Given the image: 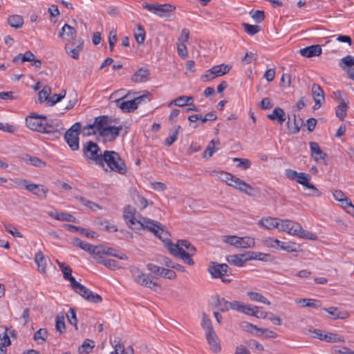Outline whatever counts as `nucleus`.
<instances>
[{
    "instance_id": "nucleus-13",
    "label": "nucleus",
    "mask_w": 354,
    "mask_h": 354,
    "mask_svg": "<svg viewBox=\"0 0 354 354\" xmlns=\"http://www.w3.org/2000/svg\"><path fill=\"white\" fill-rule=\"evenodd\" d=\"M46 121V116L31 114L26 119L27 127L35 131L42 133L45 129L44 122Z\"/></svg>"
},
{
    "instance_id": "nucleus-50",
    "label": "nucleus",
    "mask_w": 354,
    "mask_h": 354,
    "mask_svg": "<svg viewBox=\"0 0 354 354\" xmlns=\"http://www.w3.org/2000/svg\"><path fill=\"white\" fill-rule=\"evenodd\" d=\"M55 327L56 330L60 333H62L65 330L64 315L63 313H59L57 315Z\"/></svg>"
},
{
    "instance_id": "nucleus-61",
    "label": "nucleus",
    "mask_w": 354,
    "mask_h": 354,
    "mask_svg": "<svg viewBox=\"0 0 354 354\" xmlns=\"http://www.w3.org/2000/svg\"><path fill=\"white\" fill-rule=\"evenodd\" d=\"M233 162H239L237 167H241L243 169H247L251 166V162L246 158H233Z\"/></svg>"
},
{
    "instance_id": "nucleus-16",
    "label": "nucleus",
    "mask_w": 354,
    "mask_h": 354,
    "mask_svg": "<svg viewBox=\"0 0 354 354\" xmlns=\"http://www.w3.org/2000/svg\"><path fill=\"white\" fill-rule=\"evenodd\" d=\"M147 268L148 270H149L153 274H158L162 277L169 279H174L176 277V274L174 271L159 267L156 265L149 263L147 265Z\"/></svg>"
},
{
    "instance_id": "nucleus-3",
    "label": "nucleus",
    "mask_w": 354,
    "mask_h": 354,
    "mask_svg": "<svg viewBox=\"0 0 354 354\" xmlns=\"http://www.w3.org/2000/svg\"><path fill=\"white\" fill-rule=\"evenodd\" d=\"M102 163L99 164L104 171H113L121 175L127 172V167L118 153L114 151L105 150L102 158Z\"/></svg>"
},
{
    "instance_id": "nucleus-57",
    "label": "nucleus",
    "mask_w": 354,
    "mask_h": 354,
    "mask_svg": "<svg viewBox=\"0 0 354 354\" xmlns=\"http://www.w3.org/2000/svg\"><path fill=\"white\" fill-rule=\"evenodd\" d=\"M77 199L82 205L88 207L91 209L95 210L96 208L101 209V207L98 204L91 201H88L84 197H80Z\"/></svg>"
},
{
    "instance_id": "nucleus-49",
    "label": "nucleus",
    "mask_w": 354,
    "mask_h": 354,
    "mask_svg": "<svg viewBox=\"0 0 354 354\" xmlns=\"http://www.w3.org/2000/svg\"><path fill=\"white\" fill-rule=\"evenodd\" d=\"M137 32L134 33L135 39L138 44H142L145 39V31L140 24L137 25Z\"/></svg>"
},
{
    "instance_id": "nucleus-8",
    "label": "nucleus",
    "mask_w": 354,
    "mask_h": 354,
    "mask_svg": "<svg viewBox=\"0 0 354 354\" xmlns=\"http://www.w3.org/2000/svg\"><path fill=\"white\" fill-rule=\"evenodd\" d=\"M208 271L213 278H219L223 283H230L232 279L227 277L230 274V268L226 263L212 262Z\"/></svg>"
},
{
    "instance_id": "nucleus-9",
    "label": "nucleus",
    "mask_w": 354,
    "mask_h": 354,
    "mask_svg": "<svg viewBox=\"0 0 354 354\" xmlns=\"http://www.w3.org/2000/svg\"><path fill=\"white\" fill-rule=\"evenodd\" d=\"M222 240L224 243L237 248H251L255 244L254 239L249 236L239 237L237 236L225 235L222 236Z\"/></svg>"
},
{
    "instance_id": "nucleus-21",
    "label": "nucleus",
    "mask_w": 354,
    "mask_h": 354,
    "mask_svg": "<svg viewBox=\"0 0 354 354\" xmlns=\"http://www.w3.org/2000/svg\"><path fill=\"white\" fill-rule=\"evenodd\" d=\"M84 41L81 39L77 41V44L72 46L71 44H66L65 50L68 55L75 59H79V53L83 49Z\"/></svg>"
},
{
    "instance_id": "nucleus-18",
    "label": "nucleus",
    "mask_w": 354,
    "mask_h": 354,
    "mask_svg": "<svg viewBox=\"0 0 354 354\" xmlns=\"http://www.w3.org/2000/svg\"><path fill=\"white\" fill-rule=\"evenodd\" d=\"M248 254H233L229 255L227 257V261L233 266L241 267L243 266L244 263L250 260H252V259H256L257 257H248Z\"/></svg>"
},
{
    "instance_id": "nucleus-6",
    "label": "nucleus",
    "mask_w": 354,
    "mask_h": 354,
    "mask_svg": "<svg viewBox=\"0 0 354 354\" xmlns=\"http://www.w3.org/2000/svg\"><path fill=\"white\" fill-rule=\"evenodd\" d=\"M83 156L89 164H95L99 166L102 163V158L104 155L97 143L93 141H88L84 144L82 147Z\"/></svg>"
},
{
    "instance_id": "nucleus-19",
    "label": "nucleus",
    "mask_w": 354,
    "mask_h": 354,
    "mask_svg": "<svg viewBox=\"0 0 354 354\" xmlns=\"http://www.w3.org/2000/svg\"><path fill=\"white\" fill-rule=\"evenodd\" d=\"M96 250H97V252H96L97 254H96L95 259H99L100 257H102L103 254L112 256V257H117L120 259H123V260L128 259V257L125 254H118L115 252V250L111 248H105L102 245H97V248Z\"/></svg>"
},
{
    "instance_id": "nucleus-26",
    "label": "nucleus",
    "mask_w": 354,
    "mask_h": 354,
    "mask_svg": "<svg viewBox=\"0 0 354 354\" xmlns=\"http://www.w3.org/2000/svg\"><path fill=\"white\" fill-rule=\"evenodd\" d=\"M65 35L71 38V39L72 40L71 45L74 46L75 44V40L77 37L76 30L71 26L66 24L62 28V30L59 33V37L60 38H63Z\"/></svg>"
},
{
    "instance_id": "nucleus-32",
    "label": "nucleus",
    "mask_w": 354,
    "mask_h": 354,
    "mask_svg": "<svg viewBox=\"0 0 354 354\" xmlns=\"http://www.w3.org/2000/svg\"><path fill=\"white\" fill-rule=\"evenodd\" d=\"M279 222V218H272V217H267L263 218L259 221V225H261L266 229L272 230L274 228L278 229V225Z\"/></svg>"
},
{
    "instance_id": "nucleus-4",
    "label": "nucleus",
    "mask_w": 354,
    "mask_h": 354,
    "mask_svg": "<svg viewBox=\"0 0 354 354\" xmlns=\"http://www.w3.org/2000/svg\"><path fill=\"white\" fill-rule=\"evenodd\" d=\"M62 272H63L64 278L71 282V288L76 293L89 302L99 304L102 301V298L100 295L94 293L75 280L71 274L72 270L69 266L64 268Z\"/></svg>"
},
{
    "instance_id": "nucleus-48",
    "label": "nucleus",
    "mask_w": 354,
    "mask_h": 354,
    "mask_svg": "<svg viewBox=\"0 0 354 354\" xmlns=\"http://www.w3.org/2000/svg\"><path fill=\"white\" fill-rule=\"evenodd\" d=\"M323 341L326 342H344V337L336 333H325Z\"/></svg>"
},
{
    "instance_id": "nucleus-56",
    "label": "nucleus",
    "mask_w": 354,
    "mask_h": 354,
    "mask_svg": "<svg viewBox=\"0 0 354 354\" xmlns=\"http://www.w3.org/2000/svg\"><path fill=\"white\" fill-rule=\"evenodd\" d=\"M339 66L344 69H346V67H352L354 66V57L351 55H347L342 58L339 62Z\"/></svg>"
},
{
    "instance_id": "nucleus-28",
    "label": "nucleus",
    "mask_w": 354,
    "mask_h": 354,
    "mask_svg": "<svg viewBox=\"0 0 354 354\" xmlns=\"http://www.w3.org/2000/svg\"><path fill=\"white\" fill-rule=\"evenodd\" d=\"M65 228L71 232H79L80 234H83L88 238L95 239L98 236L96 232L93 231H88V230L81 227L66 224L65 225Z\"/></svg>"
},
{
    "instance_id": "nucleus-63",
    "label": "nucleus",
    "mask_w": 354,
    "mask_h": 354,
    "mask_svg": "<svg viewBox=\"0 0 354 354\" xmlns=\"http://www.w3.org/2000/svg\"><path fill=\"white\" fill-rule=\"evenodd\" d=\"M257 335H261L265 337L269 338H275L277 335L274 331L269 330L268 328H259Z\"/></svg>"
},
{
    "instance_id": "nucleus-22",
    "label": "nucleus",
    "mask_w": 354,
    "mask_h": 354,
    "mask_svg": "<svg viewBox=\"0 0 354 354\" xmlns=\"http://www.w3.org/2000/svg\"><path fill=\"white\" fill-rule=\"evenodd\" d=\"M150 71L146 68H140L131 77L132 82L142 83L148 81L150 78Z\"/></svg>"
},
{
    "instance_id": "nucleus-25",
    "label": "nucleus",
    "mask_w": 354,
    "mask_h": 354,
    "mask_svg": "<svg viewBox=\"0 0 354 354\" xmlns=\"http://www.w3.org/2000/svg\"><path fill=\"white\" fill-rule=\"evenodd\" d=\"M126 97L127 95L115 100L117 106L120 107L122 111L127 113L134 111L136 109H137V106H136L135 101H133V100L123 101L122 99L125 98Z\"/></svg>"
},
{
    "instance_id": "nucleus-52",
    "label": "nucleus",
    "mask_w": 354,
    "mask_h": 354,
    "mask_svg": "<svg viewBox=\"0 0 354 354\" xmlns=\"http://www.w3.org/2000/svg\"><path fill=\"white\" fill-rule=\"evenodd\" d=\"M48 336V332L45 328H40L37 331L35 332L34 335V339L38 344H42L46 339Z\"/></svg>"
},
{
    "instance_id": "nucleus-42",
    "label": "nucleus",
    "mask_w": 354,
    "mask_h": 354,
    "mask_svg": "<svg viewBox=\"0 0 354 354\" xmlns=\"http://www.w3.org/2000/svg\"><path fill=\"white\" fill-rule=\"evenodd\" d=\"M202 319L201 326L203 329L205 330V336H210V334L215 333L213 329L211 320L207 317L205 313H202Z\"/></svg>"
},
{
    "instance_id": "nucleus-24",
    "label": "nucleus",
    "mask_w": 354,
    "mask_h": 354,
    "mask_svg": "<svg viewBox=\"0 0 354 354\" xmlns=\"http://www.w3.org/2000/svg\"><path fill=\"white\" fill-rule=\"evenodd\" d=\"M322 48L320 45H312L299 50L300 54L306 57H312L319 56L322 54Z\"/></svg>"
},
{
    "instance_id": "nucleus-27",
    "label": "nucleus",
    "mask_w": 354,
    "mask_h": 354,
    "mask_svg": "<svg viewBox=\"0 0 354 354\" xmlns=\"http://www.w3.org/2000/svg\"><path fill=\"white\" fill-rule=\"evenodd\" d=\"M48 214L53 218L60 221L76 222V218L71 214L59 212H48Z\"/></svg>"
},
{
    "instance_id": "nucleus-15",
    "label": "nucleus",
    "mask_w": 354,
    "mask_h": 354,
    "mask_svg": "<svg viewBox=\"0 0 354 354\" xmlns=\"http://www.w3.org/2000/svg\"><path fill=\"white\" fill-rule=\"evenodd\" d=\"M178 245H173L171 242H168L167 243V248L169 252L176 257H180L183 261L189 265L192 266L194 264V260L191 258V254L189 252H185V250H180L179 249Z\"/></svg>"
},
{
    "instance_id": "nucleus-10",
    "label": "nucleus",
    "mask_w": 354,
    "mask_h": 354,
    "mask_svg": "<svg viewBox=\"0 0 354 354\" xmlns=\"http://www.w3.org/2000/svg\"><path fill=\"white\" fill-rule=\"evenodd\" d=\"M81 129V123H75L66 133L64 138L73 151H76L79 149V134Z\"/></svg>"
},
{
    "instance_id": "nucleus-31",
    "label": "nucleus",
    "mask_w": 354,
    "mask_h": 354,
    "mask_svg": "<svg viewBox=\"0 0 354 354\" xmlns=\"http://www.w3.org/2000/svg\"><path fill=\"white\" fill-rule=\"evenodd\" d=\"M303 124L301 118H297L295 114L293 115V120L289 117L287 122V127L290 133H297L299 131L300 127Z\"/></svg>"
},
{
    "instance_id": "nucleus-23",
    "label": "nucleus",
    "mask_w": 354,
    "mask_h": 354,
    "mask_svg": "<svg viewBox=\"0 0 354 354\" xmlns=\"http://www.w3.org/2000/svg\"><path fill=\"white\" fill-rule=\"evenodd\" d=\"M175 9L176 7L171 4H157L155 14L160 17H168Z\"/></svg>"
},
{
    "instance_id": "nucleus-41",
    "label": "nucleus",
    "mask_w": 354,
    "mask_h": 354,
    "mask_svg": "<svg viewBox=\"0 0 354 354\" xmlns=\"http://www.w3.org/2000/svg\"><path fill=\"white\" fill-rule=\"evenodd\" d=\"M98 263L104 265L106 268L111 270H118L122 267L119 265L117 261L114 259H104L102 257L95 259Z\"/></svg>"
},
{
    "instance_id": "nucleus-55",
    "label": "nucleus",
    "mask_w": 354,
    "mask_h": 354,
    "mask_svg": "<svg viewBox=\"0 0 354 354\" xmlns=\"http://www.w3.org/2000/svg\"><path fill=\"white\" fill-rule=\"evenodd\" d=\"M51 89L49 86H45L43 89L38 93V100L40 102L46 100L48 101L49 95L50 94Z\"/></svg>"
},
{
    "instance_id": "nucleus-2",
    "label": "nucleus",
    "mask_w": 354,
    "mask_h": 354,
    "mask_svg": "<svg viewBox=\"0 0 354 354\" xmlns=\"http://www.w3.org/2000/svg\"><path fill=\"white\" fill-rule=\"evenodd\" d=\"M214 172L216 174L221 180L226 183L227 185L238 189L249 196L255 197L260 194V189L258 187L251 186L246 182L228 172L223 171Z\"/></svg>"
},
{
    "instance_id": "nucleus-17",
    "label": "nucleus",
    "mask_w": 354,
    "mask_h": 354,
    "mask_svg": "<svg viewBox=\"0 0 354 354\" xmlns=\"http://www.w3.org/2000/svg\"><path fill=\"white\" fill-rule=\"evenodd\" d=\"M312 95L315 100L314 109H318L321 107L322 102H324V91L317 84H313L312 86Z\"/></svg>"
},
{
    "instance_id": "nucleus-43",
    "label": "nucleus",
    "mask_w": 354,
    "mask_h": 354,
    "mask_svg": "<svg viewBox=\"0 0 354 354\" xmlns=\"http://www.w3.org/2000/svg\"><path fill=\"white\" fill-rule=\"evenodd\" d=\"M94 346V341L87 339L83 342L81 346L79 347L78 351L80 354H89L93 352Z\"/></svg>"
},
{
    "instance_id": "nucleus-64",
    "label": "nucleus",
    "mask_w": 354,
    "mask_h": 354,
    "mask_svg": "<svg viewBox=\"0 0 354 354\" xmlns=\"http://www.w3.org/2000/svg\"><path fill=\"white\" fill-rule=\"evenodd\" d=\"M100 226L102 230H106L108 232L118 231L117 227L115 225L109 223L107 221H101L100 223Z\"/></svg>"
},
{
    "instance_id": "nucleus-39",
    "label": "nucleus",
    "mask_w": 354,
    "mask_h": 354,
    "mask_svg": "<svg viewBox=\"0 0 354 354\" xmlns=\"http://www.w3.org/2000/svg\"><path fill=\"white\" fill-rule=\"evenodd\" d=\"M206 338L212 352L218 353L221 351V346L216 333L210 334V336H206Z\"/></svg>"
},
{
    "instance_id": "nucleus-44",
    "label": "nucleus",
    "mask_w": 354,
    "mask_h": 354,
    "mask_svg": "<svg viewBox=\"0 0 354 354\" xmlns=\"http://www.w3.org/2000/svg\"><path fill=\"white\" fill-rule=\"evenodd\" d=\"M194 98L192 96H180L176 98L174 101H171L169 104V106H171L173 104L178 106H184L187 104H190V102H192Z\"/></svg>"
},
{
    "instance_id": "nucleus-58",
    "label": "nucleus",
    "mask_w": 354,
    "mask_h": 354,
    "mask_svg": "<svg viewBox=\"0 0 354 354\" xmlns=\"http://www.w3.org/2000/svg\"><path fill=\"white\" fill-rule=\"evenodd\" d=\"M245 31L250 35H254L260 31L259 26L250 25L246 23L243 24Z\"/></svg>"
},
{
    "instance_id": "nucleus-47",
    "label": "nucleus",
    "mask_w": 354,
    "mask_h": 354,
    "mask_svg": "<svg viewBox=\"0 0 354 354\" xmlns=\"http://www.w3.org/2000/svg\"><path fill=\"white\" fill-rule=\"evenodd\" d=\"M215 306L221 312H227L230 310V302L224 298H218Z\"/></svg>"
},
{
    "instance_id": "nucleus-35",
    "label": "nucleus",
    "mask_w": 354,
    "mask_h": 354,
    "mask_svg": "<svg viewBox=\"0 0 354 354\" xmlns=\"http://www.w3.org/2000/svg\"><path fill=\"white\" fill-rule=\"evenodd\" d=\"M7 22L11 27L16 29L21 28L24 24L23 17L19 15H12L8 16L7 18Z\"/></svg>"
},
{
    "instance_id": "nucleus-37",
    "label": "nucleus",
    "mask_w": 354,
    "mask_h": 354,
    "mask_svg": "<svg viewBox=\"0 0 354 354\" xmlns=\"http://www.w3.org/2000/svg\"><path fill=\"white\" fill-rule=\"evenodd\" d=\"M35 55L30 50L26 51L24 54L19 53L12 59V62L22 64L25 62H32Z\"/></svg>"
},
{
    "instance_id": "nucleus-51",
    "label": "nucleus",
    "mask_w": 354,
    "mask_h": 354,
    "mask_svg": "<svg viewBox=\"0 0 354 354\" xmlns=\"http://www.w3.org/2000/svg\"><path fill=\"white\" fill-rule=\"evenodd\" d=\"M79 248H81L82 250L87 252L88 253H89L95 259L96 254H97L96 249L97 248V245H93L91 244H89L88 243L83 241L82 244Z\"/></svg>"
},
{
    "instance_id": "nucleus-38",
    "label": "nucleus",
    "mask_w": 354,
    "mask_h": 354,
    "mask_svg": "<svg viewBox=\"0 0 354 354\" xmlns=\"http://www.w3.org/2000/svg\"><path fill=\"white\" fill-rule=\"evenodd\" d=\"M35 261L37 266V270L40 273L44 274L46 272V261L41 252L36 253Z\"/></svg>"
},
{
    "instance_id": "nucleus-59",
    "label": "nucleus",
    "mask_w": 354,
    "mask_h": 354,
    "mask_svg": "<svg viewBox=\"0 0 354 354\" xmlns=\"http://www.w3.org/2000/svg\"><path fill=\"white\" fill-rule=\"evenodd\" d=\"M66 95V91H62L59 94H53L51 97H49L48 104L50 106L55 105L57 102H60Z\"/></svg>"
},
{
    "instance_id": "nucleus-45",
    "label": "nucleus",
    "mask_w": 354,
    "mask_h": 354,
    "mask_svg": "<svg viewBox=\"0 0 354 354\" xmlns=\"http://www.w3.org/2000/svg\"><path fill=\"white\" fill-rule=\"evenodd\" d=\"M247 295L252 301H259L267 305H270V302L261 293L257 292L249 291Z\"/></svg>"
},
{
    "instance_id": "nucleus-46",
    "label": "nucleus",
    "mask_w": 354,
    "mask_h": 354,
    "mask_svg": "<svg viewBox=\"0 0 354 354\" xmlns=\"http://www.w3.org/2000/svg\"><path fill=\"white\" fill-rule=\"evenodd\" d=\"M181 129V127L178 125L175 127L171 131V134L165 140V145L171 146L177 140L178 133Z\"/></svg>"
},
{
    "instance_id": "nucleus-62",
    "label": "nucleus",
    "mask_w": 354,
    "mask_h": 354,
    "mask_svg": "<svg viewBox=\"0 0 354 354\" xmlns=\"http://www.w3.org/2000/svg\"><path fill=\"white\" fill-rule=\"evenodd\" d=\"M177 52L178 55L183 59H185L188 55V52L185 43H178L177 44Z\"/></svg>"
},
{
    "instance_id": "nucleus-14",
    "label": "nucleus",
    "mask_w": 354,
    "mask_h": 354,
    "mask_svg": "<svg viewBox=\"0 0 354 354\" xmlns=\"http://www.w3.org/2000/svg\"><path fill=\"white\" fill-rule=\"evenodd\" d=\"M19 185L23 186L26 189L30 192L35 195H37L44 198H46L48 189H46L42 185H37L29 183L26 179H21L19 180Z\"/></svg>"
},
{
    "instance_id": "nucleus-20",
    "label": "nucleus",
    "mask_w": 354,
    "mask_h": 354,
    "mask_svg": "<svg viewBox=\"0 0 354 354\" xmlns=\"http://www.w3.org/2000/svg\"><path fill=\"white\" fill-rule=\"evenodd\" d=\"M45 129L42 131L43 133H59L64 129L62 124L59 120H51L44 122Z\"/></svg>"
},
{
    "instance_id": "nucleus-30",
    "label": "nucleus",
    "mask_w": 354,
    "mask_h": 354,
    "mask_svg": "<svg viewBox=\"0 0 354 354\" xmlns=\"http://www.w3.org/2000/svg\"><path fill=\"white\" fill-rule=\"evenodd\" d=\"M21 160L26 164L38 167H44L46 164L44 161L36 156H32L29 154H24L21 156Z\"/></svg>"
},
{
    "instance_id": "nucleus-29",
    "label": "nucleus",
    "mask_w": 354,
    "mask_h": 354,
    "mask_svg": "<svg viewBox=\"0 0 354 354\" xmlns=\"http://www.w3.org/2000/svg\"><path fill=\"white\" fill-rule=\"evenodd\" d=\"M311 156L315 159V160L317 161L319 159L324 160L326 157V153H325L319 147V145L315 142H310L309 143Z\"/></svg>"
},
{
    "instance_id": "nucleus-34",
    "label": "nucleus",
    "mask_w": 354,
    "mask_h": 354,
    "mask_svg": "<svg viewBox=\"0 0 354 354\" xmlns=\"http://www.w3.org/2000/svg\"><path fill=\"white\" fill-rule=\"evenodd\" d=\"M348 101L342 99L339 105L335 109V115L340 120H344L346 116Z\"/></svg>"
},
{
    "instance_id": "nucleus-7",
    "label": "nucleus",
    "mask_w": 354,
    "mask_h": 354,
    "mask_svg": "<svg viewBox=\"0 0 354 354\" xmlns=\"http://www.w3.org/2000/svg\"><path fill=\"white\" fill-rule=\"evenodd\" d=\"M98 127L100 128L99 134L107 141L114 140L122 130V127H114L108 125L107 116L97 117Z\"/></svg>"
},
{
    "instance_id": "nucleus-11",
    "label": "nucleus",
    "mask_w": 354,
    "mask_h": 354,
    "mask_svg": "<svg viewBox=\"0 0 354 354\" xmlns=\"http://www.w3.org/2000/svg\"><path fill=\"white\" fill-rule=\"evenodd\" d=\"M131 272L135 281L140 286L147 287L153 290H156V288L160 287V285L156 281H153L152 279H150L146 274L142 272L138 268H133L131 270Z\"/></svg>"
},
{
    "instance_id": "nucleus-40",
    "label": "nucleus",
    "mask_w": 354,
    "mask_h": 354,
    "mask_svg": "<svg viewBox=\"0 0 354 354\" xmlns=\"http://www.w3.org/2000/svg\"><path fill=\"white\" fill-rule=\"evenodd\" d=\"M219 140L215 141L214 140H212L208 144L206 149L204 151L203 153V157L204 158L208 159L212 157L214 152L218 150V147H216L215 145H219Z\"/></svg>"
},
{
    "instance_id": "nucleus-33",
    "label": "nucleus",
    "mask_w": 354,
    "mask_h": 354,
    "mask_svg": "<svg viewBox=\"0 0 354 354\" xmlns=\"http://www.w3.org/2000/svg\"><path fill=\"white\" fill-rule=\"evenodd\" d=\"M271 120H277L280 124H282L286 120V114L284 111L280 108H275L272 113L268 115Z\"/></svg>"
},
{
    "instance_id": "nucleus-60",
    "label": "nucleus",
    "mask_w": 354,
    "mask_h": 354,
    "mask_svg": "<svg viewBox=\"0 0 354 354\" xmlns=\"http://www.w3.org/2000/svg\"><path fill=\"white\" fill-rule=\"evenodd\" d=\"M281 250H284L288 252H296L297 251V244L295 243H286L281 242V244L279 245V248Z\"/></svg>"
},
{
    "instance_id": "nucleus-1",
    "label": "nucleus",
    "mask_w": 354,
    "mask_h": 354,
    "mask_svg": "<svg viewBox=\"0 0 354 354\" xmlns=\"http://www.w3.org/2000/svg\"><path fill=\"white\" fill-rule=\"evenodd\" d=\"M136 212V209L131 205H127L124 209L123 216L129 227L133 230L147 228L162 241L168 239L169 233L160 223L142 217L138 220L135 216Z\"/></svg>"
},
{
    "instance_id": "nucleus-36",
    "label": "nucleus",
    "mask_w": 354,
    "mask_h": 354,
    "mask_svg": "<svg viewBox=\"0 0 354 354\" xmlns=\"http://www.w3.org/2000/svg\"><path fill=\"white\" fill-rule=\"evenodd\" d=\"M97 117L95 119L93 124H90L83 127L82 133L84 136H89L96 133H99L100 128L98 127Z\"/></svg>"
},
{
    "instance_id": "nucleus-53",
    "label": "nucleus",
    "mask_w": 354,
    "mask_h": 354,
    "mask_svg": "<svg viewBox=\"0 0 354 354\" xmlns=\"http://www.w3.org/2000/svg\"><path fill=\"white\" fill-rule=\"evenodd\" d=\"M339 202L341 203L342 207L345 209L348 214L354 215V205L348 197L346 196Z\"/></svg>"
},
{
    "instance_id": "nucleus-5",
    "label": "nucleus",
    "mask_w": 354,
    "mask_h": 354,
    "mask_svg": "<svg viewBox=\"0 0 354 354\" xmlns=\"http://www.w3.org/2000/svg\"><path fill=\"white\" fill-rule=\"evenodd\" d=\"M278 223L279 231L306 240L316 241L317 239V236L315 234L304 230L299 223L288 219H279Z\"/></svg>"
},
{
    "instance_id": "nucleus-12",
    "label": "nucleus",
    "mask_w": 354,
    "mask_h": 354,
    "mask_svg": "<svg viewBox=\"0 0 354 354\" xmlns=\"http://www.w3.org/2000/svg\"><path fill=\"white\" fill-rule=\"evenodd\" d=\"M232 66L227 64L216 65L207 70L205 74L203 75L201 77L203 82H207L212 80L216 77L223 76L227 74Z\"/></svg>"
},
{
    "instance_id": "nucleus-54",
    "label": "nucleus",
    "mask_w": 354,
    "mask_h": 354,
    "mask_svg": "<svg viewBox=\"0 0 354 354\" xmlns=\"http://www.w3.org/2000/svg\"><path fill=\"white\" fill-rule=\"evenodd\" d=\"M68 321L70 324L74 326L75 329L77 330V319L76 316V311L75 308H71L66 314Z\"/></svg>"
}]
</instances>
